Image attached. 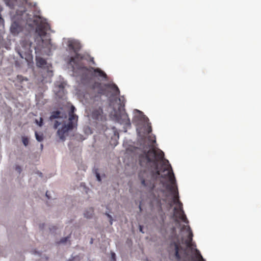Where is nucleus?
<instances>
[{"label": "nucleus", "instance_id": "nucleus-9", "mask_svg": "<svg viewBox=\"0 0 261 261\" xmlns=\"http://www.w3.org/2000/svg\"><path fill=\"white\" fill-rule=\"evenodd\" d=\"M36 60V65L38 67L47 69V70H49L50 68L51 67V64L47 63L46 60L42 58L37 57Z\"/></svg>", "mask_w": 261, "mask_h": 261}, {"label": "nucleus", "instance_id": "nucleus-34", "mask_svg": "<svg viewBox=\"0 0 261 261\" xmlns=\"http://www.w3.org/2000/svg\"><path fill=\"white\" fill-rule=\"evenodd\" d=\"M96 177H97V180L98 181H100L101 180L100 175L98 173H96Z\"/></svg>", "mask_w": 261, "mask_h": 261}, {"label": "nucleus", "instance_id": "nucleus-15", "mask_svg": "<svg viewBox=\"0 0 261 261\" xmlns=\"http://www.w3.org/2000/svg\"><path fill=\"white\" fill-rule=\"evenodd\" d=\"M75 110V107L73 106H72L69 113V121L77 123L78 117L76 115L74 114Z\"/></svg>", "mask_w": 261, "mask_h": 261}, {"label": "nucleus", "instance_id": "nucleus-19", "mask_svg": "<svg viewBox=\"0 0 261 261\" xmlns=\"http://www.w3.org/2000/svg\"><path fill=\"white\" fill-rule=\"evenodd\" d=\"M60 114L61 112L59 111H54L53 112L50 116V119L52 120L56 118H59L60 117Z\"/></svg>", "mask_w": 261, "mask_h": 261}, {"label": "nucleus", "instance_id": "nucleus-32", "mask_svg": "<svg viewBox=\"0 0 261 261\" xmlns=\"http://www.w3.org/2000/svg\"><path fill=\"white\" fill-rule=\"evenodd\" d=\"M3 25H4V20L1 17H0V26H3Z\"/></svg>", "mask_w": 261, "mask_h": 261}, {"label": "nucleus", "instance_id": "nucleus-4", "mask_svg": "<svg viewBox=\"0 0 261 261\" xmlns=\"http://www.w3.org/2000/svg\"><path fill=\"white\" fill-rule=\"evenodd\" d=\"M30 37L31 35H27L20 42L21 48L19 49L17 52L22 59H27L32 52L31 47L32 42L30 40Z\"/></svg>", "mask_w": 261, "mask_h": 261}, {"label": "nucleus", "instance_id": "nucleus-39", "mask_svg": "<svg viewBox=\"0 0 261 261\" xmlns=\"http://www.w3.org/2000/svg\"><path fill=\"white\" fill-rule=\"evenodd\" d=\"M41 148H43V145L42 144L41 145Z\"/></svg>", "mask_w": 261, "mask_h": 261}, {"label": "nucleus", "instance_id": "nucleus-18", "mask_svg": "<svg viewBox=\"0 0 261 261\" xmlns=\"http://www.w3.org/2000/svg\"><path fill=\"white\" fill-rule=\"evenodd\" d=\"M4 1L6 4L11 8H13L17 2V0H4Z\"/></svg>", "mask_w": 261, "mask_h": 261}, {"label": "nucleus", "instance_id": "nucleus-1", "mask_svg": "<svg viewBox=\"0 0 261 261\" xmlns=\"http://www.w3.org/2000/svg\"><path fill=\"white\" fill-rule=\"evenodd\" d=\"M164 153L160 149H149L139 155V162L142 165L143 163H152L155 166L154 170L145 169L141 170L138 174V178L141 185L149 190H152L155 187V181L160 175L158 169V163L163 160Z\"/></svg>", "mask_w": 261, "mask_h": 261}, {"label": "nucleus", "instance_id": "nucleus-38", "mask_svg": "<svg viewBox=\"0 0 261 261\" xmlns=\"http://www.w3.org/2000/svg\"><path fill=\"white\" fill-rule=\"evenodd\" d=\"M169 205H170V206H171L172 205V203H171V202H170V203H169Z\"/></svg>", "mask_w": 261, "mask_h": 261}, {"label": "nucleus", "instance_id": "nucleus-22", "mask_svg": "<svg viewBox=\"0 0 261 261\" xmlns=\"http://www.w3.org/2000/svg\"><path fill=\"white\" fill-rule=\"evenodd\" d=\"M119 100L120 101V106H119V110H120V109L121 108H123L124 107V105H125L124 97L123 96L119 97Z\"/></svg>", "mask_w": 261, "mask_h": 261}, {"label": "nucleus", "instance_id": "nucleus-26", "mask_svg": "<svg viewBox=\"0 0 261 261\" xmlns=\"http://www.w3.org/2000/svg\"><path fill=\"white\" fill-rule=\"evenodd\" d=\"M60 125V123L58 121L56 120L54 123V128L56 129Z\"/></svg>", "mask_w": 261, "mask_h": 261}, {"label": "nucleus", "instance_id": "nucleus-20", "mask_svg": "<svg viewBox=\"0 0 261 261\" xmlns=\"http://www.w3.org/2000/svg\"><path fill=\"white\" fill-rule=\"evenodd\" d=\"M155 202L156 204V206L160 210H162V204L161 202V200L159 198H156L154 200H152L151 201V204L152 206H154V203Z\"/></svg>", "mask_w": 261, "mask_h": 261}, {"label": "nucleus", "instance_id": "nucleus-10", "mask_svg": "<svg viewBox=\"0 0 261 261\" xmlns=\"http://www.w3.org/2000/svg\"><path fill=\"white\" fill-rule=\"evenodd\" d=\"M93 119L97 120H102L103 117V110L101 108L99 107L93 110L91 114Z\"/></svg>", "mask_w": 261, "mask_h": 261}, {"label": "nucleus", "instance_id": "nucleus-37", "mask_svg": "<svg viewBox=\"0 0 261 261\" xmlns=\"http://www.w3.org/2000/svg\"><path fill=\"white\" fill-rule=\"evenodd\" d=\"M139 209L140 211L142 210V208H141V205H139Z\"/></svg>", "mask_w": 261, "mask_h": 261}, {"label": "nucleus", "instance_id": "nucleus-24", "mask_svg": "<svg viewBox=\"0 0 261 261\" xmlns=\"http://www.w3.org/2000/svg\"><path fill=\"white\" fill-rule=\"evenodd\" d=\"M22 142H23V144L25 146L28 145V144H29V139H28V138L25 137H23L22 138Z\"/></svg>", "mask_w": 261, "mask_h": 261}, {"label": "nucleus", "instance_id": "nucleus-14", "mask_svg": "<svg viewBox=\"0 0 261 261\" xmlns=\"http://www.w3.org/2000/svg\"><path fill=\"white\" fill-rule=\"evenodd\" d=\"M105 86L109 89H110L113 92V95L115 96H119L120 90L117 86L114 83H109L106 84Z\"/></svg>", "mask_w": 261, "mask_h": 261}, {"label": "nucleus", "instance_id": "nucleus-2", "mask_svg": "<svg viewBox=\"0 0 261 261\" xmlns=\"http://www.w3.org/2000/svg\"><path fill=\"white\" fill-rule=\"evenodd\" d=\"M68 47L70 50H72L75 54L74 57H70L69 64L72 66L73 70L77 69L82 72V80L83 81L89 82L91 79V74L92 73H93L92 75L94 76H99L105 79H107L106 73L100 68H94L92 67H87L82 63V61L87 60L92 62L93 64H95L93 57L78 53L80 49V46L78 43L72 41H68Z\"/></svg>", "mask_w": 261, "mask_h": 261}, {"label": "nucleus", "instance_id": "nucleus-11", "mask_svg": "<svg viewBox=\"0 0 261 261\" xmlns=\"http://www.w3.org/2000/svg\"><path fill=\"white\" fill-rule=\"evenodd\" d=\"M174 211L176 215H178L179 219L186 224L189 223V221L187 218V217L184 213L182 208L181 210H178L177 207L174 208Z\"/></svg>", "mask_w": 261, "mask_h": 261}, {"label": "nucleus", "instance_id": "nucleus-5", "mask_svg": "<svg viewBox=\"0 0 261 261\" xmlns=\"http://www.w3.org/2000/svg\"><path fill=\"white\" fill-rule=\"evenodd\" d=\"M33 22L37 25L36 32L40 37H44L46 35V32L50 29V25L41 19L40 17H36Z\"/></svg>", "mask_w": 261, "mask_h": 261}, {"label": "nucleus", "instance_id": "nucleus-6", "mask_svg": "<svg viewBox=\"0 0 261 261\" xmlns=\"http://www.w3.org/2000/svg\"><path fill=\"white\" fill-rule=\"evenodd\" d=\"M76 125L77 123L69 121L68 124H65L58 130L57 135L61 141H64L66 137L68 136L69 131L73 129Z\"/></svg>", "mask_w": 261, "mask_h": 261}, {"label": "nucleus", "instance_id": "nucleus-36", "mask_svg": "<svg viewBox=\"0 0 261 261\" xmlns=\"http://www.w3.org/2000/svg\"><path fill=\"white\" fill-rule=\"evenodd\" d=\"M48 191H47V192H46V197H48V198H49V196H48Z\"/></svg>", "mask_w": 261, "mask_h": 261}, {"label": "nucleus", "instance_id": "nucleus-21", "mask_svg": "<svg viewBox=\"0 0 261 261\" xmlns=\"http://www.w3.org/2000/svg\"><path fill=\"white\" fill-rule=\"evenodd\" d=\"M35 137L36 140L39 142H41L43 140V135L42 133H38L37 132H35Z\"/></svg>", "mask_w": 261, "mask_h": 261}, {"label": "nucleus", "instance_id": "nucleus-30", "mask_svg": "<svg viewBox=\"0 0 261 261\" xmlns=\"http://www.w3.org/2000/svg\"><path fill=\"white\" fill-rule=\"evenodd\" d=\"M68 239V237L64 238L61 240V241H60V243H64L67 241Z\"/></svg>", "mask_w": 261, "mask_h": 261}, {"label": "nucleus", "instance_id": "nucleus-3", "mask_svg": "<svg viewBox=\"0 0 261 261\" xmlns=\"http://www.w3.org/2000/svg\"><path fill=\"white\" fill-rule=\"evenodd\" d=\"M167 171V174L164 176L162 175L161 176L163 178L168 176L170 181V184L166 186V189L172 193L173 195V202L174 204L177 205L176 207L178 208V210H181L182 208V204L179 199L178 192L177 186L175 185V178L170 165H169L163 171Z\"/></svg>", "mask_w": 261, "mask_h": 261}, {"label": "nucleus", "instance_id": "nucleus-28", "mask_svg": "<svg viewBox=\"0 0 261 261\" xmlns=\"http://www.w3.org/2000/svg\"><path fill=\"white\" fill-rule=\"evenodd\" d=\"M106 215L110 219V223L111 224H112V221H113L112 217L110 214H109L108 213H106Z\"/></svg>", "mask_w": 261, "mask_h": 261}, {"label": "nucleus", "instance_id": "nucleus-33", "mask_svg": "<svg viewBox=\"0 0 261 261\" xmlns=\"http://www.w3.org/2000/svg\"><path fill=\"white\" fill-rule=\"evenodd\" d=\"M151 132V127L150 125L148 126V134L150 133Z\"/></svg>", "mask_w": 261, "mask_h": 261}, {"label": "nucleus", "instance_id": "nucleus-12", "mask_svg": "<svg viewBox=\"0 0 261 261\" xmlns=\"http://www.w3.org/2000/svg\"><path fill=\"white\" fill-rule=\"evenodd\" d=\"M187 228V230L188 232V239L186 241V243L187 244V247H191L193 245L192 241V238L193 237V232L192 231V230L189 226H184L182 228V229H186Z\"/></svg>", "mask_w": 261, "mask_h": 261}, {"label": "nucleus", "instance_id": "nucleus-23", "mask_svg": "<svg viewBox=\"0 0 261 261\" xmlns=\"http://www.w3.org/2000/svg\"><path fill=\"white\" fill-rule=\"evenodd\" d=\"M196 251L197 252L196 258H197V261H205L203 258L201 254L200 253L198 250L196 249Z\"/></svg>", "mask_w": 261, "mask_h": 261}, {"label": "nucleus", "instance_id": "nucleus-27", "mask_svg": "<svg viewBox=\"0 0 261 261\" xmlns=\"http://www.w3.org/2000/svg\"><path fill=\"white\" fill-rule=\"evenodd\" d=\"M46 42L47 43V44L46 45V47L50 48L52 46L50 39L46 40Z\"/></svg>", "mask_w": 261, "mask_h": 261}, {"label": "nucleus", "instance_id": "nucleus-29", "mask_svg": "<svg viewBox=\"0 0 261 261\" xmlns=\"http://www.w3.org/2000/svg\"><path fill=\"white\" fill-rule=\"evenodd\" d=\"M111 258L112 261H115L116 260V255L114 252L111 253Z\"/></svg>", "mask_w": 261, "mask_h": 261}, {"label": "nucleus", "instance_id": "nucleus-7", "mask_svg": "<svg viewBox=\"0 0 261 261\" xmlns=\"http://www.w3.org/2000/svg\"><path fill=\"white\" fill-rule=\"evenodd\" d=\"M114 117L118 123L126 125H130V120L125 112H120L119 114L116 113L114 115Z\"/></svg>", "mask_w": 261, "mask_h": 261}, {"label": "nucleus", "instance_id": "nucleus-13", "mask_svg": "<svg viewBox=\"0 0 261 261\" xmlns=\"http://www.w3.org/2000/svg\"><path fill=\"white\" fill-rule=\"evenodd\" d=\"M10 30L13 35H16L22 31V27L17 22H13L11 24Z\"/></svg>", "mask_w": 261, "mask_h": 261}, {"label": "nucleus", "instance_id": "nucleus-25", "mask_svg": "<svg viewBox=\"0 0 261 261\" xmlns=\"http://www.w3.org/2000/svg\"><path fill=\"white\" fill-rule=\"evenodd\" d=\"M36 122L39 126H41L43 125V118L41 117L39 121L36 120Z\"/></svg>", "mask_w": 261, "mask_h": 261}, {"label": "nucleus", "instance_id": "nucleus-17", "mask_svg": "<svg viewBox=\"0 0 261 261\" xmlns=\"http://www.w3.org/2000/svg\"><path fill=\"white\" fill-rule=\"evenodd\" d=\"M94 213V210L92 207L89 208L88 210H87L85 213L84 216L87 218H90L92 217Z\"/></svg>", "mask_w": 261, "mask_h": 261}, {"label": "nucleus", "instance_id": "nucleus-35", "mask_svg": "<svg viewBox=\"0 0 261 261\" xmlns=\"http://www.w3.org/2000/svg\"><path fill=\"white\" fill-rule=\"evenodd\" d=\"M139 229H140V231L141 232H143V228H142V226H141V225L140 226V227H139Z\"/></svg>", "mask_w": 261, "mask_h": 261}, {"label": "nucleus", "instance_id": "nucleus-8", "mask_svg": "<svg viewBox=\"0 0 261 261\" xmlns=\"http://www.w3.org/2000/svg\"><path fill=\"white\" fill-rule=\"evenodd\" d=\"M173 246L175 250V256L177 260L181 259L180 251H185L182 247L180 246L179 240L177 239L176 242H173L171 243V246Z\"/></svg>", "mask_w": 261, "mask_h": 261}, {"label": "nucleus", "instance_id": "nucleus-16", "mask_svg": "<svg viewBox=\"0 0 261 261\" xmlns=\"http://www.w3.org/2000/svg\"><path fill=\"white\" fill-rule=\"evenodd\" d=\"M56 88L59 89V91L55 89L54 91L56 93V95L59 97H62L64 94V86L62 84H60L58 86H56Z\"/></svg>", "mask_w": 261, "mask_h": 261}, {"label": "nucleus", "instance_id": "nucleus-31", "mask_svg": "<svg viewBox=\"0 0 261 261\" xmlns=\"http://www.w3.org/2000/svg\"><path fill=\"white\" fill-rule=\"evenodd\" d=\"M15 169H16V170L18 173H20L21 172V169L20 167V166H17L16 167Z\"/></svg>", "mask_w": 261, "mask_h": 261}]
</instances>
